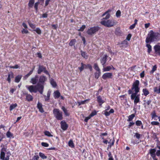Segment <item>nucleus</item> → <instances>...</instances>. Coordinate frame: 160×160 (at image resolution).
<instances>
[{
    "label": "nucleus",
    "mask_w": 160,
    "mask_h": 160,
    "mask_svg": "<svg viewBox=\"0 0 160 160\" xmlns=\"http://www.w3.org/2000/svg\"><path fill=\"white\" fill-rule=\"evenodd\" d=\"M135 26L136 25L134 24H132L130 27L129 29L131 30L135 28Z\"/></svg>",
    "instance_id": "nucleus-63"
},
{
    "label": "nucleus",
    "mask_w": 160,
    "mask_h": 160,
    "mask_svg": "<svg viewBox=\"0 0 160 160\" xmlns=\"http://www.w3.org/2000/svg\"><path fill=\"white\" fill-rule=\"evenodd\" d=\"M34 3V0H30L28 3L29 7L30 8L32 7Z\"/></svg>",
    "instance_id": "nucleus-36"
},
{
    "label": "nucleus",
    "mask_w": 160,
    "mask_h": 160,
    "mask_svg": "<svg viewBox=\"0 0 160 160\" xmlns=\"http://www.w3.org/2000/svg\"><path fill=\"white\" fill-rule=\"evenodd\" d=\"M110 108V107L108 105H106L105 107V111H108L109 110Z\"/></svg>",
    "instance_id": "nucleus-64"
},
{
    "label": "nucleus",
    "mask_w": 160,
    "mask_h": 160,
    "mask_svg": "<svg viewBox=\"0 0 160 160\" xmlns=\"http://www.w3.org/2000/svg\"><path fill=\"white\" fill-rule=\"evenodd\" d=\"M68 146L72 148L74 147V144L72 140H70L68 143Z\"/></svg>",
    "instance_id": "nucleus-33"
},
{
    "label": "nucleus",
    "mask_w": 160,
    "mask_h": 160,
    "mask_svg": "<svg viewBox=\"0 0 160 160\" xmlns=\"http://www.w3.org/2000/svg\"><path fill=\"white\" fill-rule=\"evenodd\" d=\"M41 145L42 146L47 147L49 146V144L47 143L44 142H42L41 143Z\"/></svg>",
    "instance_id": "nucleus-55"
},
{
    "label": "nucleus",
    "mask_w": 160,
    "mask_h": 160,
    "mask_svg": "<svg viewBox=\"0 0 160 160\" xmlns=\"http://www.w3.org/2000/svg\"><path fill=\"white\" fill-rule=\"evenodd\" d=\"M159 85L158 89V88L157 87H155L153 88L154 92L158 94H160V83Z\"/></svg>",
    "instance_id": "nucleus-29"
},
{
    "label": "nucleus",
    "mask_w": 160,
    "mask_h": 160,
    "mask_svg": "<svg viewBox=\"0 0 160 160\" xmlns=\"http://www.w3.org/2000/svg\"><path fill=\"white\" fill-rule=\"evenodd\" d=\"M112 11V10L111 9H109L108 10L105 12L104 13H103L102 15V17H103L104 16L106 15V16L105 18H103L102 19V20H107L109 19L110 16V15L109 14V12Z\"/></svg>",
    "instance_id": "nucleus-9"
},
{
    "label": "nucleus",
    "mask_w": 160,
    "mask_h": 160,
    "mask_svg": "<svg viewBox=\"0 0 160 160\" xmlns=\"http://www.w3.org/2000/svg\"><path fill=\"white\" fill-rule=\"evenodd\" d=\"M156 155L158 157H160V149L156 151Z\"/></svg>",
    "instance_id": "nucleus-61"
},
{
    "label": "nucleus",
    "mask_w": 160,
    "mask_h": 160,
    "mask_svg": "<svg viewBox=\"0 0 160 160\" xmlns=\"http://www.w3.org/2000/svg\"><path fill=\"white\" fill-rule=\"evenodd\" d=\"M39 3V2H36L34 4V8L36 10V12L37 11L38 9V6Z\"/></svg>",
    "instance_id": "nucleus-48"
},
{
    "label": "nucleus",
    "mask_w": 160,
    "mask_h": 160,
    "mask_svg": "<svg viewBox=\"0 0 160 160\" xmlns=\"http://www.w3.org/2000/svg\"><path fill=\"white\" fill-rule=\"evenodd\" d=\"M81 66L78 67V69L80 72H82L84 69H86V64L81 62Z\"/></svg>",
    "instance_id": "nucleus-20"
},
{
    "label": "nucleus",
    "mask_w": 160,
    "mask_h": 160,
    "mask_svg": "<svg viewBox=\"0 0 160 160\" xmlns=\"http://www.w3.org/2000/svg\"><path fill=\"white\" fill-rule=\"evenodd\" d=\"M86 28V26L85 25H83L78 30V31H83L84 30V29Z\"/></svg>",
    "instance_id": "nucleus-51"
},
{
    "label": "nucleus",
    "mask_w": 160,
    "mask_h": 160,
    "mask_svg": "<svg viewBox=\"0 0 160 160\" xmlns=\"http://www.w3.org/2000/svg\"><path fill=\"white\" fill-rule=\"evenodd\" d=\"M50 0H46L45 2V7L47 6L50 1Z\"/></svg>",
    "instance_id": "nucleus-62"
},
{
    "label": "nucleus",
    "mask_w": 160,
    "mask_h": 160,
    "mask_svg": "<svg viewBox=\"0 0 160 160\" xmlns=\"http://www.w3.org/2000/svg\"><path fill=\"white\" fill-rule=\"evenodd\" d=\"M33 31L36 32L39 34H40L41 33V31L39 28H37L36 29L34 30Z\"/></svg>",
    "instance_id": "nucleus-49"
},
{
    "label": "nucleus",
    "mask_w": 160,
    "mask_h": 160,
    "mask_svg": "<svg viewBox=\"0 0 160 160\" xmlns=\"http://www.w3.org/2000/svg\"><path fill=\"white\" fill-rule=\"evenodd\" d=\"M22 78V75H18V76H17L15 79V82H16L18 83L19 82L21 78Z\"/></svg>",
    "instance_id": "nucleus-26"
},
{
    "label": "nucleus",
    "mask_w": 160,
    "mask_h": 160,
    "mask_svg": "<svg viewBox=\"0 0 160 160\" xmlns=\"http://www.w3.org/2000/svg\"><path fill=\"white\" fill-rule=\"evenodd\" d=\"M29 26L32 29H34L36 28V26L35 24H34L31 23H29Z\"/></svg>",
    "instance_id": "nucleus-57"
},
{
    "label": "nucleus",
    "mask_w": 160,
    "mask_h": 160,
    "mask_svg": "<svg viewBox=\"0 0 160 160\" xmlns=\"http://www.w3.org/2000/svg\"><path fill=\"white\" fill-rule=\"evenodd\" d=\"M136 125L137 126H140L142 124V123L141 121L137 120L135 122Z\"/></svg>",
    "instance_id": "nucleus-46"
},
{
    "label": "nucleus",
    "mask_w": 160,
    "mask_h": 160,
    "mask_svg": "<svg viewBox=\"0 0 160 160\" xmlns=\"http://www.w3.org/2000/svg\"><path fill=\"white\" fill-rule=\"evenodd\" d=\"M44 134L48 137H52L53 135H52L48 131H46L44 132Z\"/></svg>",
    "instance_id": "nucleus-45"
},
{
    "label": "nucleus",
    "mask_w": 160,
    "mask_h": 160,
    "mask_svg": "<svg viewBox=\"0 0 160 160\" xmlns=\"http://www.w3.org/2000/svg\"><path fill=\"white\" fill-rule=\"evenodd\" d=\"M152 116V119H154V120H157L156 118L158 117L155 111H153L151 114Z\"/></svg>",
    "instance_id": "nucleus-25"
},
{
    "label": "nucleus",
    "mask_w": 160,
    "mask_h": 160,
    "mask_svg": "<svg viewBox=\"0 0 160 160\" xmlns=\"http://www.w3.org/2000/svg\"><path fill=\"white\" fill-rule=\"evenodd\" d=\"M101 74L100 71H96L94 73L95 78L96 79H98L100 76Z\"/></svg>",
    "instance_id": "nucleus-28"
},
{
    "label": "nucleus",
    "mask_w": 160,
    "mask_h": 160,
    "mask_svg": "<svg viewBox=\"0 0 160 160\" xmlns=\"http://www.w3.org/2000/svg\"><path fill=\"white\" fill-rule=\"evenodd\" d=\"M154 49L155 50V53L159 55L160 54V46L155 45L154 47Z\"/></svg>",
    "instance_id": "nucleus-15"
},
{
    "label": "nucleus",
    "mask_w": 160,
    "mask_h": 160,
    "mask_svg": "<svg viewBox=\"0 0 160 160\" xmlns=\"http://www.w3.org/2000/svg\"><path fill=\"white\" fill-rule=\"evenodd\" d=\"M121 12L119 10L117 11L116 13V16L118 18L121 16Z\"/></svg>",
    "instance_id": "nucleus-50"
},
{
    "label": "nucleus",
    "mask_w": 160,
    "mask_h": 160,
    "mask_svg": "<svg viewBox=\"0 0 160 160\" xmlns=\"http://www.w3.org/2000/svg\"><path fill=\"white\" fill-rule=\"evenodd\" d=\"M39 157V156L38 155H34L32 157V160H38Z\"/></svg>",
    "instance_id": "nucleus-54"
},
{
    "label": "nucleus",
    "mask_w": 160,
    "mask_h": 160,
    "mask_svg": "<svg viewBox=\"0 0 160 160\" xmlns=\"http://www.w3.org/2000/svg\"><path fill=\"white\" fill-rule=\"evenodd\" d=\"M108 57V55L105 54L100 59V62L102 64L103 67H105L106 66L105 63L107 62Z\"/></svg>",
    "instance_id": "nucleus-11"
},
{
    "label": "nucleus",
    "mask_w": 160,
    "mask_h": 160,
    "mask_svg": "<svg viewBox=\"0 0 160 160\" xmlns=\"http://www.w3.org/2000/svg\"><path fill=\"white\" fill-rule=\"evenodd\" d=\"M101 23L102 25L108 28L112 27L116 24L114 20L113 19H108L106 21L102 20L101 22Z\"/></svg>",
    "instance_id": "nucleus-3"
},
{
    "label": "nucleus",
    "mask_w": 160,
    "mask_h": 160,
    "mask_svg": "<svg viewBox=\"0 0 160 160\" xmlns=\"http://www.w3.org/2000/svg\"><path fill=\"white\" fill-rule=\"evenodd\" d=\"M142 92L145 96H147L149 93V91L146 88H143L142 89Z\"/></svg>",
    "instance_id": "nucleus-32"
},
{
    "label": "nucleus",
    "mask_w": 160,
    "mask_h": 160,
    "mask_svg": "<svg viewBox=\"0 0 160 160\" xmlns=\"http://www.w3.org/2000/svg\"><path fill=\"white\" fill-rule=\"evenodd\" d=\"M96 114L97 112L95 111H94L92 112V113L90 115V117H92L96 115Z\"/></svg>",
    "instance_id": "nucleus-56"
},
{
    "label": "nucleus",
    "mask_w": 160,
    "mask_h": 160,
    "mask_svg": "<svg viewBox=\"0 0 160 160\" xmlns=\"http://www.w3.org/2000/svg\"><path fill=\"white\" fill-rule=\"evenodd\" d=\"M115 33L116 35H120L121 34V31L119 28H117L115 32Z\"/></svg>",
    "instance_id": "nucleus-34"
},
{
    "label": "nucleus",
    "mask_w": 160,
    "mask_h": 160,
    "mask_svg": "<svg viewBox=\"0 0 160 160\" xmlns=\"http://www.w3.org/2000/svg\"><path fill=\"white\" fill-rule=\"evenodd\" d=\"M6 136L8 138H13V134L12 133L10 132L9 131H8L6 133Z\"/></svg>",
    "instance_id": "nucleus-27"
},
{
    "label": "nucleus",
    "mask_w": 160,
    "mask_h": 160,
    "mask_svg": "<svg viewBox=\"0 0 160 160\" xmlns=\"http://www.w3.org/2000/svg\"><path fill=\"white\" fill-rule=\"evenodd\" d=\"M112 73L106 72L104 73L102 76V78L104 80H106L108 78H112Z\"/></svg>",
    "instance_id": "nucleus-12"
},
{
    "label": "nucleus",
    "mask_w": 160,
    "mask_h": 160,
    "mask_svg": "<svg viewBox=\"0 0 160 160\" xmlns=\"http://www.w3.org/2000/svg\"><path fill=\"white\" fill-rule=\"evenodd\" d=\"M112 68H113V69H114L113 67L112 66H108L106 67H103V72H107V71H109L110 70H111Z\"/></svg>",
    "instance_id": "nucleus-21"
},
{
    "label": "nucleus",
    "mask_w": 160,
    "mask_h": 160,
    "mask_svg": "<svg viewBox=\"0 0 160 160\" xmlns=\"http://www.w3.org/2000/svg\"><path fill=\"white\" fill-rule=\"evenodd\" d=\"M114 141H115V140H114V138H113V139H111L110 140V141H109V142H108V143H110V147H111L112 146V145H114Z\"/></svg>",
    "instance_id": "nucleus-44"
},
{
    "label": "nucleus",
    "mask_w": 160,
    "mask_h": 160,
    "mask_svg": "<svg viewBox=\"0 0 160 160\" xmlns=\"http://www.w3.org/2000/svg\"><path fill=\"white\" fill-rule=\"evenodd\" d=\"M144 71H142L140 74V76L141 78H143L144 77Z\"/></svg>",
    "instance_id": "nucleus-60"
},
{
    "label": "nucleus",
    "mask_w": 160,
    "mask_h": 160,
    "mask_svg": "<svg viewBox=\"0 0 160 160\" xmlns=\"http://www.w3.org/2000/svg\"><path fill=\"white\" fill-rule=\"evenodd\" d=\"M23 94L26 95V99L27 101L28 102H30L33 100V97L30 94H29L28 93H24Z\"/></svg>",
    "instance_id": "nucleus-14"
},
{
    "label": "nucleus",
    "mask_w": 160,
    "mask_h": 160,
    "mask_svg": "<svg viewBox=\"0 0 160 160\" xmlns=\"http://www.w3.org/2000/svg\"><path fill=\"white\" fill-rule=\"evenodd\" d=\"M39 156L42 158V159H45L47 158V157L45 155V154L41 152L39 153Z\"/></svg>",
    "instance_id": "nucleus-37"
},
{
    "label": "nucleus",
    "mask_w": 160,
    "mask_h": 160,
    "mask_svg": "<svg viewBox=\"0 0 160 160\" xmlns=\"http://www.w3.org/2000/svg\"><path fill=\"white\" fill-rule=\"evenodd\" d=\"M42 72H44L46 74L48 75L49 77H50V75L48 71L46 70V67L43 65H38V68L37 71L38 73L40 74Z\"/></svg>",
    "instance_id": "nucleus-6"
},
{
    "label": "nucleus",
    "mask_w": 160,
    "mask_h": 160,
    "mask_svg": "<svg viewBox=\"0 0 160 160\" xmlns=\"http://www.w3.org/2000/svg\"><path fill=\"white\" fill-rule=\"evenodd\" d=\"M146 46L148 48V52L149 53H150L152 51V46L150 44H147L146 45Z\"/></svg>",
    "instance_id": "nucleus-39"
},
{
    "label": "nucleus",
    "mask_w": 160,
    "mask_h": 160,
    "mask_svg": "<svg viewBox=\"0 0 160 160\" xmlns=\"http://www.w3.org/2000/svg\"><path fill=\"white\" fill-rule=\"evenodd\" d=\"M86 69L88 68L90 69V71H92V67L91 65L88 64H86Z\"/></svg>",
    "instance_id": "nucleus-53"
},
{
    "label": "nucleus",
    "mask_w": 160,
    "mask_h": 160,
    "mask_svg": "<svg viewBox=\"0 0 160 160\" xmlns=\"http://www.w3.org/2000/svg\"><path fill=\"white\" fill-rule=\"evenodd\" d=\"M14 78V74L12 72H10L9 73L8 75V77L7 79V80L8 81L9 83H10L11 82V78Z\"/></svg>",
    "instance_id": "nucleus-18"
},
{
    "label": "nucleus",
    "mask_w": 160,
    "mask_h": 160,
    "mask_svg": "<svg viewBox=\"0 0 160 160\" xmlns=\"http://www.w3.org/2000/svg\"><path fill=\"white\" fill-rule=\"evenodd\" d=\"M22 33L27 34L28 32V31L26 29H23L22 31Z\"/></svg>",
    "instance_id": "nucleus-58"
},
{
    "label": "nucleus",
    "mask_w": 160,
    "mask_h": 160,
    "mask_svg": "<svg viewBox=\"0 0 160 160\" xmlns=\"http://www.w3.org/2000/svg\"><path fill=\"white\" fill-rule=\"evenodd\" d=\"M141 136V134L138 133L136 132L135 133V135H134V137H135L139 139L140 138Z\"/></svg>",
    "instance_id": "nucleus-52"
},
{
    "label": "nucleus",
    "mask_w": 160,
    "mask_h": 160,
    "mask_svg": "<svg viewBox=\"0 0 160 160\" xmlns=\"http://www.w3.org/2000/svg\"><path fill=\"white\" fill-rule=\"evenodd\" d=\"M53 112L54 116L58 120H61L63 119L62 112L59 109H54Z\"/></svg>",
    "instance_id": "nucleus-4"
},
{
    "label": "nucleus",
    "mask_w": 160,
    "mask_h": 160,
    "mask_svg": "<svg viewBox=\"0 0 160 160\" xmlns=\"http://www.w3.org/2000/svg\"><path fill=\"white\" fill-rule=\"evenodd\" d=\"M156 149L155 148L151 149L149 150V153L151 154H155Z\"/></svg>",
    "instance_id": "nucleus-47"
},
{
    "label": "nucleus",
    "mask_w": 160,
    "mask_h": 160,
    "mask_svg": "<svg viewBox=\"0 0 160 160\" xmlns=\"http://www.w3.org/2000/svg\"><path fill=\"white\" fill-rule=\"evenodd\" d=\"M81 55L84 58L86 59H87L88 56L86 55V53L85 52H83L82 51H81Z\"/></svg>",
    "instance_id": "nucleus-40"
},
{
    "label": "nucleus",
    "mask_w": 160,
    "mask_h": 160,
    "mask_svg": "<svg viewBox=\"0 0 160 160\" xmlns=\"http://www.w3.org/2000/svg\"><path fill=\"white\" fill-rule=\"evenodd\" d=\"M50 83L52 87L53 88H56L57 86L56 82L52 78L50 79Z\"/></svg>",
    "instance_id": "nucleus-24"
},
{
    "label": "nucleus",
    "mask_w": 160,
    "mask_h": 160,
    "mask_svg": "<svg viewBox=\"0 0 160 160\" xmlns=\"http://www.w3.org/2000/svg\"><path fill=\"white\" fill-rule=\"evenodd\" d=\"M131 98L132 100H134V103L135 105L140 102V95L137 93H133L131 96Z\"/></svg>",
    "instance_id": "nucleus-5"
},
{
    "label": "nucleus",
    "mask_w": 160,
    "mask_h": 160,
    "mask_svg": "<svg viewBox=\"0 0 160 160\" xmlns=\"http://www.w3.org/2000/svg\"><path fill=\"white\" fill-rule=\"evenodd\" d=\"M37 108L39 109V111L41 113H43L44 112V111L42 107V105L41 103L38 102L37 105Z\"/></svg>",
    "instance_id": "nucleus-19"
},
{
    "label": "nucleus",
    "mask_w": 160,
    "mask_h": 160,
    "mask_svg": "<svg viewBox=\"0 0 160 160\" xmlns=\"http://www.w3.org/2000/svg\"><path fill=\"white\" fill-rule=\"evenodd\" d=\"M17 105L16 103L11 104L10 107V110L11 111L13 109H14V108L16 107Z\"/></svg>",
    "instance_id": "nucleus-38"
},
{
    "label": "nucleus",
    "mask_w": 160,
    "mask_h": 160,
    "mask_svg": "<svg viewBox=\"0 0 160 160\" xmlns=\"http://www.w3.org/2000/svg\"><path fill=\"white\" fill-rule=\"evenodd\" d=\"M5 153L4 152H1L0 158L1 159L5 158Z\"/></svg>",
    "instance_id": "nucleus-42"
},
{
    "label": "nucleus",
    "mask_w": 160,
    "mask_h": 160,
    "mask_svg": "<svg viewBox=\"0 0 160 160\" xmlns=\"http://www.w3.org/2000/svg\"><path fill=\"white\" fill-rule=\"evenodd\" d=\"M160 40V34L158 32H154L151 30L148 34L146 39V42L148 43L150 42L158 41Z\"/></svg>",
    "instance_id": "nucleus-1"
},
{
    "label": "nucleus",
    "mask_w": 160,
    "mask_h": 160,
    "mask_svg": "<svg viewBox=\"0 0 160 160\" xmlns=\"http://www.w3.org/2000/svg\"><path fill=\"white\" fill-rule=\"evenodd\" d=\"M151 123L152 125L159 126L160 125V123L158 122L157 121L152 122Z\"/></svg>",
    "instance_id": "nucleus-43"
},
{
    "label": "nucleus",
    "mask_w": 160,
    "mask_h": 160,
    "mask_svg": "<svg viewBox=\"0 0 160 160\" xmlns=\"http://www.w3.org/2000/svg\"><path fill=\"white\" fill-rule=\"evenodd\" d=\"M99 29L98 27H94L89 28L87 30V33L90 35H92L95 34Z\"/></svg>",
    "instance_id": "nucleus-7"
},
{
    "label": "nucleus",
    "mask_w": 160,
    "mask_h": 160,
    "mask_svg": "<svg viewBox=\"0 0 160 160\" xmlns=\"http://www.w3.org/2000/svg\"><path fill=\"white\" fill-rule=\"evenodd\" d=\"M97 101L99 103L100 106H101L105 102L103 100L102 97H101L100 96H99L97 97Z\"/></svg>",
    "instance_id": "nucleus-17"
},
{
    "label": "nucleus",
    "mask_w": 160,
    "mask_h": 160,
    "mask_svg": "<svg viewBox=\"0 0 160 160\" xmlns=\"http://www.w3.org/2000/svg\"><path fill=\"white\" fill-rule=\"evenodd\" d=\"M47 80L46 77L43 75L40 76L39 78L38 82V83H39L41 85H42L44 86V84L45 82Z\"/></svg>",
    "instance_id": "nucleus-10"
},
{
    "label": "nucleus",
    "mask_w": 160,
    "mask_h": 160,
    "mask_svg": "<svg viewBox=\"0 0 160 160\" xmlns=\"http://www.w3.org/2000/svg\"><path fill=\"white\" fill-rule=\"evenodd\" d=\"M61 109L63 111L65 115L66 116H68L69 115V113L68 112V110L65 108L64 106H62Z\"/></svg>",
    "instance_id": "nucleus-22"
},
{
    "label": "nucleus",
    "mask_w": 160,
    "mask_h": 160,
    "mask_svg": "<svg viewBox=\"0 0 160 160\" xmlns=\"http://www.w3.org/2000/svg\"><path fill=\"white\" fill-rule=\"evenodd\" d=\"M60 123L62 129L63 130H66L68 128V125L64 121H62Z\"/></svg>",
    "instance_id": "nucleus-16"
},
{
    "label": "nucleus",
    "mask_w": 160,
    "mask_h": 160,
    "mask_svg": "<svg viewBox=\"0 0 160 160\" xmlns=\"http://www.w3.org/2000/svg\"><path fill=\"white\" fill-rule=\"evenodd\" d=\"M26 87L30 92L36 93L38 91L41 94H42L44 89V86L42 85L37 83L36 85H27Z\"/></svg>",
    "instance_id": "nucleus-2"
},
{
    "label": "nucleus",
    "mask_w": 160,
    "mask_h": 160,
    "mask_svg": "<svg viewBox=\"0 0 160 160\" xmlns=\"http://www.w3.org/2000/svg\"><path fill=\"white\" fill-rule=\"evenodd\" d=\"M38 75H36L34 77L31 78L30 82L33 85L35 84L38 82Z\"/></svg>",
    "instance_id": "nucleus-13"
},
{
    "label": "nucleus",
    "mask_w": 160,
    "mask_h": 160,
    "mask_svg": "<svg viewBox=\"0 0 160 160\" xmlns=\"http://www.w3.org/2000/svg\"><path fill=\"white\" fill-rule=\"evenodd\" d=\"M135 116V115L134 114H132L131 115L129 116L128 117V119L127 120V121L128 122L132 121Z\"/></svg>",
    "instance_id": "nucleus-30"
},
{
    "label": "nucleus",
    "mask_w": 160,
    "mask_h": 160,
    "mask_svg": "<svg viewBox=\"0 0 160 160\" xmlns=\"http://www.w3.org/2000/svg\"><path fill=\"white\" fill-rule=\"evenodd\" d=\"M93 68L96 71H100V70L97 63H95L94 64Z\"/></svg>",
    "instance_id": "nucleus-35"
},
{
    "label": "nucleus",
    "mask_w": 160,
    "mask_h": 160,
    "mask_svg": "<svg viewBox=\"0 0 160 160\" xmlns=\"http://www.w3.org/2000/svg\"><path fill=\"white\" fill-rule=\"evenodd\" d=\"M139 84V82L138 80H136L133 82L132 88V89H134V93H138L139 92V88L138 87Z\"/></svg>",
    "instance_id": "nucleus-8"
},
{
    "label": "nucleus",
    "mask_w": 160,
    "mask_h": 160,
    "mask_svg": "<svg viewBox=\"0 0 160 160\" xmlns=\"http://www.w3.org/2000/svg\"><path fill=\"white\" fill-rule=\"evenodd\" d=\"M60 96V93L57 90L55 91L54 92V97L55 98H58Z\"/></svg>",
    "instance_id": "nucleus-23"
},
{
    "label": "nucleus",
    "mask_w": 160,
    "mask_h": 160,
    "mask_svg": "<svg viewBox=\"0 0 160 160\" xmlns=\"http://www.w3.org/2000/svg\"><path fill=\"white\" fill-rule=\"evenodd\" d=\"M157 67L156 65H154L152 69V70L150 72V73L152 74L157 69Z\"/></svg>",
    "instance_id": "nucleus-41"
},
{
    "label": "nucleus",
    "mask_w": 160,
    "mask_h": 160,
    "mask_svg": "<svg viewBox=\"0 0 160 160\" xmlns=\"http://www.w3.org/2000/svg\"><path fill=\"white\" fill-rule=\"evenodd\" d=\"M76 40L75 39H72L69 43V45L71 46H72L74 45L76 42Z\"/></svg>",
    "instance_id": "nucleus-31"
},
{
    "label": "nucleus",
    "mask_w": 160,
    "mask_h": 160,
    "mask_svg": "<svg viewBox=\"0 0 160 160\" xmlns=\"http://www.w3.org/2000/svg\"><path fill=\"white\" fill-rule=\"evenodd\" d=\"M131 36L132 35L131 34H128L127 36L126 39L128 41H129L131 39Z\"/></svg>",
    "instance_id": "nucleus-59"
}]
</instances>
